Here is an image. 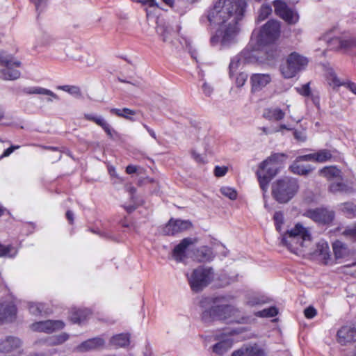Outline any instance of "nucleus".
<instances>
[{
	"label": "nucleus",
	"instance_id": "1",
	"mask_svg": "<svg viewBox=\"0 0 356 356\" xmlns=\"http://www.w3.org/2000/svg\"><path fill=\"white\" fill-rule=\"evenodd\" d=\"M247 2L245 0H217L207 12L211 24L219 26L211 38L213 47L222 50L235 40L238 33V23L243 18Z\"/></svg>",
	"mask_w": 356,
	"mask_h": 356
},
{
	"label": "nucleus",
	"instance_id": "2",
	"mask_svg": "<svg viewBox=\"0 0 356 356\" xmlns=\"http://www.w3.org/2000/svg\"><path fill=\"white\" fill-rule=\"evenodd\" d=\"M280 35V24L271 19L268 21L258 32L252 33L250 41L242 51L241 56L245 59L258 58L257 51L263 49L265 45L273 42Z\"/></svg>",
	"mask_w": 356,
	"mask_h": 356
},
{
	"label": "nucleus",
	"instance_id": "3",
	"mask_svg": "<svg viewBox=\"0 0 356 356\" xmlns=\"http://www.w3.org/2000/svg\"><path fill=\"white\" fill-rule=\"evenodd\" d=\"M312 236L309 227L297 222L281 236V243L291 252L303 256L312 245Z\"/></svg>",
	"mask_w": 356,
	"mask_h": 356
},
{
	"label": "nucleus",
	"instance_id": "4",
	"mask_svg": "<svg viewBox=\"0 0 356 356\" xmlns=\"http://www.w3.org/2000/svg\"><path fill=\"white\" fill-rule=\"evenodd\" d=\"M286 159V154L275 153L259 163L256 175L264 193L267 191L270 181L278 173L280 166Z\"/></svg>",
	"mask_w": 356,
	"mask_h": 356
},
{
	"label": "nucleus",
	"instance_id": "5",
	"mask_svg": "<svg viewBox=\"0 0 356 356\" xmlns=\"http://www.w3.org/2000/svg\"><path fill=\"white\" fill-rule=\"evenodd\" d=\"M240 312L231 305H217L205 310L202 315V321L207 324L216 321L227 323L239 322Z\"/></svg>",
	"mask_w": 356,
	"mask_h": 356
},
{
	"label": "nucleus",
	"instance_id": "6",
	"mask_svg": "<svg viewBox=\"0 0 356 356\" xmlns=\"http://www.w3.org/2000/svg\"><path fill=\"white\" fill-rule=\"evenodd\" d=\"M299 190L297 179L284 177L276 180L272 185L273 197L280 203H286L291 200Z\"/></svg>",
	"mask_w": 356,
	"mask_h": 356
},
{
	"label": "nucleus",
	"instance_id": "7",
	"mask_svg": "<svg viewBox=\"0 0 356 356\" xmlns=\"http://www.w3.org/2000/svg\"><path fill=\"white\" fill-rule=\"evenodd\" d=\"M214 271L211 267L200 266L186 274L190 286L193 291L200 292L207 287L214 278Z\"/></svg>",
	"mask_w": 356,
	"mask_h": 356
},
{
	"label": "nucleus",
	"instance_id": "8",
	"mask_svg": "<svg viewBox=\"0 0 356 356\" xmlns=\"http://www.w3.org/2000/svg\"><path fill=\"white\" fill-rule=\"evenodd\" d=\"M308 62L306 57L293 52L288 56L286 62L281 65V74L285 79L293 78L306 67Z\"/></svg>",
	"mask_w": 356,
	"mask_h": 356
},
{
	"label": "nucleus",
	"instance_id": "9",
	"mask_svg": "<svg viewBox=\"0 0 356 356\" xmlns=\"http://www.w3.org/2000/svg\"><path fill=\"white\" fill-rule=\"evenodd\" d=\"M0 64L4 69L0 70V78L6 81H13L19 79L21 72L14 67H19L21 63L15 60L11 56H4L0 53Z\"/></svg>",
	"mask_w": 356,
	"mask_h": 356
},
{
	"label": "nucleus",
	"instance_id": "10",
	"mask_svg": "<svg viewBox=\"0 0 356 356\" xmlns=\"http://www.w3.org/2000/svg\"><path fill=\"white\" fill-rule=\"evenodd\" d=\"M275 13L288 24H296L299 20L298 13L289 8L286 3L282 0H275L273 2Z\"/></svg>",
	"mask_w": 356,
	"mask_h": 356
},
{
	"label": "nucleus",
	"instance_id": "11",
	"mask_svg": "<svg viewBox=\"0 0 356 356\" xmlns=\"http://www.w3.org/2000/svg\"><path fill=\"white\" fill-rule=\"evenodd\" d=\"M306 215L316 222L323 225L332 224L335 218L334 211L325 207L308 210Z\"/></svg>",
	"mask_w": 356,
	"mask_h": 356
},
{
	"label": "nucleus",
	"instance_id": "12",
	"mask_svg": "<svg viewBox=\"0 0 356 356\" xmlns=\"http://www.w3.org/2000/svg\"><path fill=\"white\" fill-rule=\"evenodd\" d=\"M65 327L63 321L60 320H46L33 323L30 325L31 330L34 332L52 333L60 330Z\"/></svg>",
	"mask_w": 356,
	"mask_h": 356
},
{
	"label": "nucleus",
	"instance_id": "13",
	"mask_svg": "<svg viewBox=\"0 0 356 356\" xmlns=\"http://www.w3.org/2000/svg\"><path fill=\"white\" fill-rule=\"evenodd\" d=\"M328 46L330 49L356 54L355 38H334L328 41Z\"/></svg>",
	"mask_w": 356,
	"mask_h": 356
},
{
	"label": "nucleus",
	"instance_id": "14",
	"mask_svg": "<svg viewBox=\"0 0 356 356\" xmlns=\"http://www.w3.org/2000/svg\"><path fill=\"white\" fill-rule=\"evenodd\" d=\"M197 239L193 238H185L177 245L172 251V257L178 261H183L188 257V252L196 243Z\"/></svg>",
	"mask_w": 356,
	"mask_h": 356
},
{
	"label": "nucleus",
	"instance_id": "15",
	"mask_svg": "<svg viewBox=\"0 0 356 356\" xmlns=\"http://www.w3.org/2000/svg\"><path fill=\"white\" fill-rule=\"evenodd\" d=\"M337 340L341 345H346L356 341V322L342 326L337 333Z\"/></svg>",
	"mask_w": 356,
	"mask_h": 356
},
{
	"label": "nucleus",
	"instance_id": "16",
	"mask_svg": "<svg viewBox=\"0 0 356 356\" xmlns=\"http://www.w3.org/2000/svg\"><path fill=\"white\" fill-rule=\"evenodd\" d=\"M192 226L190 220L170 219L163 227V232L165 235L173 236L191 229Z\"/></svg>",
	"mask_w": 356,
	"mask_h": 356
},
{
	"label": "nucleus",
	"instance_id": "17",
	"mask_svg": "<svg viewBox=\"0 0 356 356\" xmlns=\"http://www.w3.org/2000/svg\"><path fill=\"white\" fill-rule=\"evenodd\" d=\"M156 32L163 42L171 44L175 48H178L175 40L178 36V32L174 31L169 24H158L156 27Z\"/></svg>",
	"mask_w": 356,
	"mask_h": 356
},
{
	"label": "nucleus",
	"instance_id": "18",
	"mask_svg": "<svg viewBox=\"0 0 356 356\" xmlns=\"http://www.w3.org/2000/svg\"><path fill=\"white\" fill-rule=\"evenodd\" d=\"M225 248V246L220 243L214 245L213 248L202 246L193 252V258L199 262H208L214 258V251Z\"/></svg>",
	"mask_w": 356,
	"mask_h": 356
},
{
	"label": "nucleus",
	"instance_id": "19",
	"mask_svg": "<svg viewBox=\"0 0 356 356\" xmlns=\"http://www.w3.org/2000/svg\"><path fill=\"white\" fill-rule=\"evenodd\" d=\"M22 341L16 337L8 336L0 339V353L8 354L21 348Z\"/></svg>",
	"mask_w": 356,
	"mask_h": 356
},
{
	"label": "nucleus",
	"instance_id": "20",
	"mask_svg": "<svg viewBox=\"0 0 356 356\" xmlns=\"http://www.w3.org/2000/svg\"><path fill=\"white\" fill-rule=\"evenodd\" d=\"M17 314V308L13 302L0 303V322L12 321Z\"/></svg>",
	"mask_w": 356,
	"mask_h": 356
},
{
	"label": "nucleus",
	"instance_id": "21",
	"mask_svg": "<svg viewBox=\"0 0 356 356\" xmlns=\"http://www.w3.org/2000/svg\"><path fill=\"white\" fill-rule=\"evenodd\" d=\"M289 113V105H286L284 111H282L280 108H268L264 110L263 117L269 120L280 121L284 118L286 113Z\"/></svg>",
	"mask_w": 356,
	"mask_h": 356
},
{
	"label": "nucleus",
	"instance_id": "22",
	"mask_svg": "<svg viewBox=\"0 0 356 356\" xmlns=\"http://www.w3.org/2000/svg\"><path fill=\"white\" fill-rule=\"evenodd\" d=\"M232 356H266L263 348L257 344L249 346L234 351Z\"/></svg>",
	"mask_w": 356,
	"mask_h": 356
},
{
	"label": "nucleus",
	"instance_id": "23",
	"mask_svg": "<svg viewBox=\"0 0 356 356\" xmlns=\"http://www.w3.org/2000/svg\"><path fill=\"white\" fill-rule=\"evenodd\" d=\"M252 90H259L267 86L271 81L270 75L268 74H254L250 78Z\"/></svg>",
	"mask_w": 356,
	"mask_h": 356
},
{
	"label": "nucleus",
	"instance_id": "24",
	"mask_svg": "<svg viewBox=\"0 0 356 356\" xmlns=\"http://www.w3.org/2000/svg\"><path fill=\"white\" fill-rule=\"evenodd\" d=\"M332 247L336 259L345 258L350 254L348 245L339 240L334 241Z\"/></svg>",
	"mask_w": 356,
	"mask_h": 356
},
{
	"label": "nucleus",
	"instance_id": "25",
	"mask_svg": "<svg viewBox=\"0 0 356 356\" xmlns=\"http://www.w3.org/2000/svg\"><path fill=\"white\" fill-rule=\"evenodd\" d=\"M104 341L102 338L95 337L82 342L77 349L79 351L85 352L101 348L104 346Z\"/></svg>",
	"mask_w": 356,
	"mask_h": 356
},
{
	"label": "nucleus",
	"instance_id": "26",
	"mask_svg": "<svg viewBox=\"0 0 356 356\" xmlns=\"http://www.w3.org/2000/svg\"><path fill=\"white\" fill-rule=\"evenodd\" d=\"M339 211L343 213L347 218H356V204L351 202H346L338 205Z\"/></svg>",
	"mask_w": 356,
	"mask_h": 356
},
{
	"label": "nucleus",
	"instance_id": "27",
	"mask_svg": "<svg viewBox=\"0 0 356 356\" xmlns=\"http://www.w3.org/2000/svg\"><path fill=\"white\" fill-rule=\"evenodd\" d=\"M28 309L29 313L35 316H43L50 313L46 305L41 302H29Z\"/></svg>",
	"mask_w": 356,
	"mask_h": 356
},
{
	"label": "nucleus",
	"instance_id": "28",
	"mask_svg": "<svg viewBox=\"0 0 356 356\" xmlns=\"http://www.w3.org/2000/svg\"><path fill=\"white\" fill-rule=\"evenodd\" d=\"M23 92L27 95H49L54 99H58V97L51 90L39 86L26 88Z\"/></svg>",
	"mask_w": 356,
	"mask_h": 356
},
{
	"label": "nucleus",
	"instance_id": "29",
	"mask_svg": "<svg viewBox=\"0 0 356 356\" xmlns=\"http://www.w3.org/2000/svg\"><path fill=\"white\" fill-rule=\"evenodd\" d=\"M90 314L88 309H72L71 311L70 320L74 323L83 322Z\"/></svg>",
	"mask_w": 356,
	"mask_h": 356
},
{
	"label": "nucleus",
	"instance_id": "30",
	"mask_svg": "<svg viewBox=\"0 0 356 356\" xmlns=\"http://www.w3.org/2000/svg\"><path fill=\"white\" fill-rule=\"evenodd\" d=\"M319 174L327 180L341 177V172L335 166H326L319 170Z\"/></svg>",
	"mask_w": 356,
	"mask_h": 356
},
{
	"label": "nucleus",
	"instance_id": "31",
	"mask_svg": "<svg viewBox=\"0 0 356 356\" xmlns=\"http://www.w3.org/2000/svg\"><path fill=\"white\" fill-rule=\"evenodd\" d=\"M300 162L302 161H298L297 157L293 163L290 166V170L292 172L300 175H306L313 170L310 165L305 166L301 164Z\"/></svg>",
	"mask_w": 356,
	"mask_h": 356
},
{
	"label": "nucleus",
	"instance_id": "32",
	"mask_svg": "<svg viewBox=\"0 0 356 356\" xmlns=\"http://www.w3.org/2000/svg\"><path fill=\"white\" fill-rule=\"evenodd\" d=\"M329 191L333 194L336 193H349L353 191V188L343 182H333L330 184Z\"/></svg>",
	"mask_w": 356,
	"mask_h": 356
},
{
	"label": "nucleus",
	"instance_id": "33",
	"mask_svg": "<svg viewBox=\"0 0 356 356\" xmlns=\"http://www.w3.org/2000/svg\"><path fill=\"white\" fill-rule=\"evenodd\" d=\"M130 343V337L128 334H118L111 339V343L116 348L124 347Z\"/></svg>",
	"mask_w": 356,
	"mask_h": 356
},
{
	"label": "nucleus",
	"instance_id": "34",
	"mask_svg": "<svg viewBox=\"0 0 356 356\" xmlns=\"http://www.w3.org/2000/svg\"><path fill=\"white\" fill-rule=\"evenodd\" d=\"M335 149H321L316 152V163H325L332 159Z\"/></svg>",
	"mask_w": 356,
	"mask_h": 356
},
{
	"label": "nucleus",
	"instance_id": "35",
	"mask_svg": "<svg viewBox=\"0 0 356 356\" xmlns=\"http://www.w3.org/2000/svg\"><path fill=\"white\" fill-rule=\"evenodd\" d=\"M110 112L118 117L134 121V119L133 118V116L136 114V111L134 110H131L128 108H124L122 109L113 108L110 109Z\"/></svg>",
	"mask_w": 356,
	"mask_h": 356
},
{
	"label": "nucleus",
	"instance_id": "36",
	"mask_svg": "<svg viewBox=\"0 0 356 356\" xmlns=\"http://www.w3.org/2000/svg\"><path fill=\"white\" fill-rule=\"evenodd\" d=\"M134 2H137L143 4V6H146V14L147 17L149 18L152 15V12L155 10L158 9L159 5L156 3V0H131Z\"/></svg>",
	"mask_w": 356,
	"mask_h": 356
},
{
	"label": "nucleus",
	"instance_id": "37",
	"mask_svg": "<svg viewBox=\"0 0 356 356\" xmlns=\"http://www.w3.org/2000/svg\"><path fill=\"white\" fill-rule=\"evenodd\" d=\"M18 248L12 245H3L0 243V257H14L18 252Z\"/></svg>",
	"mask_w": 356,
	"mask_h": 356
},
{
	"label": "nucleus",
	"instance_id": "38",
	"mask_svg": "<svg viewBox=\"0 0 356 356\" xmlns=\"http://www.w3.org/2000/svg\"><path fill=\"white\" fill-rule=\"evenodd\" d=\"M58 90H63L64 92H67L71 95H74L76 97H81L82 92L79 86H72V85H63V86H58L56 87Z\"/></svg>",
	"mask_w": 356,
	"mask_h": 356
},
{
	"label": "nucleus",
	"instance_id": "39",
	"mask_svg": "<svg viewBox=\"0 0 356 356\" xmlns=\"http://www.w3.org/2000/svg\"><path fill=\"white\" fill-rule=\"evenodd\" d=\"M342 235L352 242H356V222L347 226L342 232Z\"/></svg>",
	"mask_w": 356,
	"mask_h": 356
},
{
	"label": "nucleus",
	"instance_id": "40",
	"mask_svg": "<svg viewBox=\"0 0 356 356\" xmlns=\"http://www.w3.org/2000/svg\"><path fill=\"white\" fill-rule=\"evenodd\" d=\"M231 348V342L229 341H222L215 344L213 347L214 353L222 355L227 352Z\"/></svg>",
	"mask_w": 356,
	"mask_h": 356
},
{
	"label": "nucleus",
	"instance_id": "41",
	"mask_svg": "<svg viewBox=\"0 0 356 356\" xmlns=\"http://www.w3.org/2000/svg\"><path fill=\"white\" fill-rule=\"evenodd\" d=\"M277 313L278 311L275 307H270L256 312L255 316L261 318H268L275 316Z\"/></svg>",
	"mask_w": 356,
	"mask_h": 356
},
{
	"label": "nucleus",
	"instance_id": "42",
	"mask_svg": "<svg viewBox=\"0 0 356 356\" xmlns=\"http://www.w3.org/2000/svg\"><path fill=\"white\" fill-rule=\"evenodd\" d=\"M273 220L275 221L276 229L280 232L282 230V226L284 222L283 212L280 211H276L274 213Z\"/></svg>",
	"mask_w": 356,
	"mask_h": 356
},
{
	"label": "nucleus",
	"instance_id": "43",
	"mask_svg": "<svg viewBox=\"0 0 356 356\" xmlns=\"http://www.w3.org/2000/svg\"><path fill=\"white\" fill-rule=\"evenodd\" d=\"M84 118L87 120L95 122L101 127L105 125V124L107 122V121L100 115L97 116L92 114L86 113L84 114Z\"/></svg>",
	"mask_w": 356,
	"mask_h": 356
},
{
	"label": "nucleus",
	"instance_id": "44",
	"mask_svg": "<svg viewBox=\"0 0 356 356\" xmlns=\"http://www.w3.org/2000/svg\"><path fill=\"white\" fill-rule=\"evenodd\" d=\"M272 13V8L270 5H263L259 12L258 21L265 20Z\"/></svg>",
	"mask_w": 356,
	"mask_h": 356
},
{
	"label": "nucleus",
	"instance_id": "45",
	"mask_svg": "<svg viewBox=\"0 0 356 356\" xmlns=\"http://www.w3.org/2000/svg\"><path fill=\"white\" fill-rule=\"evenodd\" d=\"M220 191L223 195L232 200H235L237 198V192L233 188L229 186H223L220 188Z\"/></svg>",
	"mask_w": 356,
	"mask_h": 356
},
{
	"label": "nucleus",
	"instance_id": "46",
	"mask_svg": "<svg viewBox=\"0 0 356 356\" xmlns=\"http://www.w3.org/2000/svg\"><path fill=\"white\" fill-rule=\"evenodd\" d=\"M296 90L298 94L304 97H309L312 95V91L310 88V83L308 82L305 84L302 85L300 87L296 88Z\"/></svg>",
	"mask_w": 356,
	"mask_h": 356
},
{
	"label": "nucleus",
	"instance_id": "47",
	"mask_svg": "<svg viewBox=\"0 0 356 356\" xmlns=\"http://www.w3.org/2000/svg\"><path fill=\"white\" fill-rule=\"evenodd\" d=\"M68 339V334L64 332L60 334L53 337L51 344L54 346L60 345L66 341Z\"/></svg>",
	"mask_w": 356,
	"mask_h": 356
},
{
	"label": "nucleus",
	"instance_id": "48",
	"mask_svg": "<svg viewBox=\"0 0 356 356\" xmlns=\"http://www.w3.org/2000/svg\"><path fill=\"white\" fill-rule=\"evenodd\" d=\"M102 128L110 138H114L119 136L118 133L108 122H106Z\"/></svg>",
	"mask_w": 356,
	"mask_h": 356
},
{
	"label": "nucleus",
	"instance_id": "49",
	"mask_svg": "<svg viewBox=\"0 0 356 356\" xmlns=\"http://www.w3.org/2000/svg\"><path fill=\"white\" fill-rule=\"evenodd\" d=\"M265 302H266V300L264 299L263 297L255 296H253L248 299V300L247 301V305L250 307H253V306L264 304Z\"/></svg>",
	"mask_w": 356,
	"mask_h": 356
},
{
	"label": "nucleus",
	"instance_id": "50",
	"mask_svg": "<svg viewBox=\"0 0 356 356\" xmlns=\"http://www.w3.org/2000/svg\"><path fill=\"white\" fill-rule=\"evenodd\" d=\"M11 122H10L8 117L6 115L4 108L0 105V125L2 126H10Z\"/></svg>",
	"mask_w": 356,
	"mask_h": 356
},
{
	"label": "nucleus",
	"instance_id": "51",
	"mask_svg": "<svg viewBox=\"0 0 356 356\" xmlns=\"http://www.w3.org/2000/svg\"><path fill=\"white\" fill-rule=\"evenodd\" d=\"M298 161L316 162V152L298 156Z\"/></svg>",
	"mask_w": 356,
	"mask_h": 356
},
{
	"label": "nucleus",
	"instance_id": "52",
	"mask_svg": "<svg viewBox=\"0 0 356 356\" xmlns=\"http://www.w3.org/2000/svg\"><path fill=\"white\" fill-rule=\"evenodd\" d=\"M239 63H240V58L238 56H236L231 60V62H230L229 66V71H230V76H232L233 72L238 69Z\"/></svg>",
	"mask_w": 356,
	"mask_h": 356
},
{
	"label": "nucleus",
	"instance_id": "53",
	"mask_svg": "<svg viewBox=\"0 0 356 356\" xmlns=\"http://www.w3.org/2000/svg\"><path fill=\"white\" fill-rule=\"evenodd\" d=\"M35 5L37 11L40 12L46 7L47 0H31Z\"/></svg>",
	"mask_w": 356,
	"mask_h": 356
},
{
	"label": "nucleus",
	"instance_id": "54",
	"mask_svg": "<svg viewBox=\"0 0 356 356\" xmlns=\"http://www.w3.org/2000/svg\"><path fill=\"white\" fill-rule=\"evenodd\" d=\"M248 79V75L245 73H240L236 77V83L237 86H243Z\"/></svg>",
	"mask_w": 356,
	"mask_h": 356
},
{
	"label": "nucleus",
	"instance_id": "55",
	"mask_svg": "<svg viewBox=\"0 0 356 356\" xmlns=\"http://www.w3.org/2000/svg\"><path fill=\"white\" fill-rule=\"evenodd\" d=\"M227 168L225 166H216L214 169V175L218 177H222L227 172Z\"/></svg>",
	"mask_w": 356,
	"mask_h": 356
},
{
	"label": "nucleus",
	"instance_id": "56",
	"mask_svg": "<svg viewBox=\"0 0 356 356\" xmlns=\"http://www.w3.org/2000/svg\"><path fill=\"white\" fill-rule=\"evenodd\" d=\"M293 135L298 141L305 142L307 140V136L304 131L295 130Z\"/></svg>",
	"mask_w": 356,
	"mask_h": 356
},
{
	"label": "nucleus",
	"instance_id": "57",
	"mask_svg": "<svg viewBox=\"0 0 356 356\" xmlns=\"http://www.w3.org/2000/svg\"><path fill=\"white\" fill-rule=\"evenodd\" d=\"M317 312L314 307L310 306L306 308L304 311L305 316L307 318H312L316 315Z\"/></svg>",
	"mask_w": 356,
	"mask_h": 356
},
{
	"label": "nucleus",
	"instance_id": "58",
	"mask_svg": "<svg viewBox=\"0 0 356 356\" xmlns=\"http://www.w3.org/2000/svg\"><path fill=\"white\" fill-rule=\"evenodd\" d=\"M191 154H192L193 158L195 160L196 162H197L199 163H204V160L203 157L200 154L197 153L195 151H194V150L192 151Z\"/></svg>",
	"mask_w": 356,
	"mask_h": 356
},
{
	"label": "nucleus",
	"instance_id": "59",
	"mask_svg": "<svg viewBox=\"0 0 356 356\" xmlns=\"http://www.w3.org/2000/svg\"><path fill=\"white\" fill-rule=\"evenodd\" d=\"M19 147L18 145L17 146H10V147L7 148L4 152L2 154V155L1 156V157H6V156H8L11 153L13 152V151L15 149H18Z\"/></svg>",
	"mask_w": 356,
	"mask_h": 356
},
{
	"label": "nucleus",
	"instance_id": "60",
	"mask_svg": "<svg viewBox=\"0 0 356 356\" xmlns=\"http://www.w3.org/2000/svg\"><path fill=\"white\" fill-rule=\"evenodd\" d=\"M313 103L316 105V106L319 108H320V97L318 95H314L312 93V95L309 96Z\"/></svg>",
	"mask_w": 356,
	"mask_h": 356
},
{
	"label": "nucleus",
	"instance_id": "61",
	"mask_svg": "<svg viewBox=\"0 0 356 356\" xmlns=\"http://www.w3.org/2000/svg\"><path fill=\"white\" fill-rule=\"evenodd\" d=\"M202 89L206 95H210L212 92V88L211 87L208 85L207 83H204L202 86Z\"/></svg>",
	"mask_w": 356,
	"mask_h": 356
},
{
	"label": "nucleus",
	"instance_id": "62",
	"mask_svg": "<svg viewBox=\"0 0 356 356\" xmlns=\"http://www.w3.org/2000/svg\"><path fill=\"white\" fill-rule=\"evenodd\" d=\"M137 171V167L134 165H129L126 168V172L127 174H133Z\"/></svg>",
	"mask_w": 356,
	"mask_h": 356
},
{
	"label": "nucleus",
	"instance_id": "63",
	"mask_svg": "<svg viewBox=\"0 0 356 356\" xmlns=\"http://www.w3.org/2000/svg\"><path fill=\"white\" fill-rule=\"evenodd\" d=\"M346 86L351 92L356 95V84L355 83L349 81L346 83Z\"/></svg>",
	"mask_w": 356,
	"mask_h": 356
},
{
	"label": "nucleus",
	"instance_id": "64",
	"mask_svg": "<svg viewBox=\"0 0 356 356\" xmlns=\"http://www.w3.org/2000/svg\"><path fill=\"white\" fill-rule=\"evenodd\" d=\"M66 218H67V220H69L70 223V224H73L74 222V213L72 211H67L66 212Z\"/></svg>",
	"mask_w": 356,
	"mask_h": 356
}]
</instances>
